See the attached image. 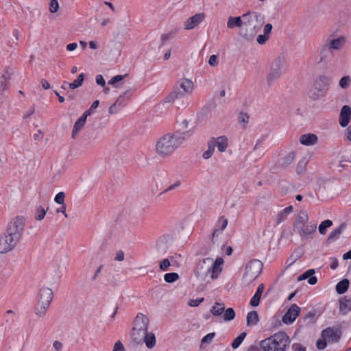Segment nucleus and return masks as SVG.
Masks as SVG:
<instances>
[{
  "instance_id": "1",
  "label": "nucleus",
  "mask_w": 351,
  "mask_h": 351,
  "mask_svg": "<svg viewBox=\"0 0 351 351\" xmlns=\"http://www.w3.org/2000/svg\"><path fill=\"white\" fill-rule=\"evenodd\" d=\"M184 140L183 133L177 132L165 134L156 140L155 153L160 158H169L182 145Z\"/></svg>"
},
{
  "instance_id": "2",
  "label": "nucleus",
  "mask_w": 351,
  "mask_h": 351,
  "mask_svg": "<svg viewBox=\"0 0 351 351\" xmlns=\"http://www.w3.org/2000/svg\"><path fill=\"white\" fill-rule=\"evenodd\" d=\"M223 261L217 258L215 261L211 258H206L200 261L195 269V275L200 281H205L208 278L216 279L222 270Z\"/></svg>"
},
{
  "instance_id": "3",
  "label": "nucleus",
  "mask_w": 351,
  "mask_h": 351,
  "mask_svg": "<svg viewBox=\"0 0 351 351\" xmlns=\"http://www.w3.org/2000/svg\"><path fill=\"white\" fill-rule=\"evenodd\" d=\"M309 217L305 210H301L293 224V230L297 233L302 241L312 238L317 230V224L308 223Z\"/></svg>"
},
{
  "instance_id": "4",
  "label": "nucleus",
  "mask_w": 351,
  "mask_h": 351,
  "mask_svg": "<svg viewBox=\"0 0 351 351\" xmlns=\"http://www.w3.org/2000/svg\"><path fill=\"white\" fill-rule=\"evenodd\" d=\"M290 344V339L286 332L280 331L263 340L261 346L263 351H285Z\"/></svg>"
},
{
  "instance_id": "5",
  "label": "nucleus",
  "mask_w": 351,
  "mask_h": 351,
  "mask_svg": "<svg viewBox=\"0 0 351 351\" xmlns=\"http://www.w3.org/2000/svg\"><path fill=\"white\" fill-rule=\"evenodd\" d=\"M149 319L144 315H138L134 319V326L131 332V338L136 344L143 343L148 332Z\"/></svg>"
},
{
  "instance_id": "6",
  "label": "nucleus",
  "mask_w": 351,
  "mask_h": 351,
  "mask_svg": "<svg viewBox=\"0 0 351 351\" xmlns=\"http://www.w3.org/2000/svg\"><path fill=\"white\" fill-rule=\"evenodd\" d=\"M53 299V291L49 287H43L38 292L35 313L40 317H44Z\"/></svg>"
},
{
  "instance_id": "7",
  "label": "nucleus",
  "mask_w": 351,
  "mask_h": 351,
  "mask_svg": "<svg viewBox=\"0 0 351 351\" xmlns=\"http://www.w3.org/2000/svg\"><path fill=\"white\" fill-rule=\"evenodd\" d=\"M242 18L245 20L243 25L245 26L246 32L243 34L245 38L249 36H254L261 29L262 22L261 21V14L258 12H248L242 15Z\"/></svg>"
},
{
  "instance_id": "8",
  "label": "nucleus",
  "mask_w": 351,
  "mask_h": 351,
  "mask_svg": "<svg viewBox=\"0 0 351 351\" xmlns=\"http://www.w3.org/2000/svg\"><path fill=\"white\" fill-rule=\"evenodd\" d=\"M287 61L283 56H278L271 62L270 71L267 77V82L271 85L286 72Z\"/></svg>"
},
{
  "instance_id": "9",
  "label": "nucleus",
  "mask_w": 351,
  "mask_h": 351,
  "mask_svg": "<svg viewBox=\"0 0 351 351\" xmlns=\"http://www.w3.org/2000/svg\"><path fill=\"white\" fill-rule=\"evenodd\" d=\"M346 40L343 36H339V38H335L332 37L328 38L325 41L324 44L320 49V62L325 60L327 56V53L330 52L332 53V51H339L346 44Z\"/></svg>"
},
{
  "instance_id": "10",
  "label": "nucleus",
  "mask_w": 351,
  "mask_h": 351,
  "mask_svg": "<svg viewBox=\"0 0 351 351\" xmlns=\"http://www.w3.org/2000/svg\"><path fill=\"white\" fill-rule=\"evenodd\" d=\"M330 81L328 77L320 75L309 90L310 97L313 100H317L324 97L328 90Z\"/></svg>"
},
{
  "instance_id": "11",
  "label": "nucleus",
  "mask_w": 351,
  "mask_h": 351,
  "mask_svg": "<svg viewBox=\"0 0 351 351\" xmlns=\"http://www.w3.org/2000/svg\"><path fill=\"white\" fill-rule=\"evenodd\" d=\"M180 87L182 89V91L174 90L171 92L165 97V102H174L176 100L182 98L185 94L191 93L194 88V84L191 80L183 78L180 81Z\"/></svg>"
},
{
  "instance_id": "12",
  "label": "nucleus",
  "mask_w": 351,
  "mask_h": 351,
  "mask_svg": "<svg viewBox=\"0 0 351 351\" xmlns=\"http://www.w3.org/2000/svg\"><path fill=\"white\" fill-rule=\"evenodd\" d=\"M341 335V330L328 327L322 332V339H319L317 341V347L319 350L324 349L327 346V342H337Z\"/></svg>"
},
{
  "instance_id": "13",
  "label": "nucleus",
  "mask_w": 351,
  "mask_h": 351,
  "mask_svg": "<svg viewBox=\"0 0 351 351\" xmlns=\"http://www.w3.org/2000/svg\"><path fill=\"white\" fill-rule=\"evenodd\" d=\"M263 269V263L259 260L254 259L250 261L246 267L243 275V281L250 284L256 279Z\"/></svg>"
},
{
  "instance_id": "14",
  "label": "nucleus",
  "mask_w": 351,
  "mask_h": 351,
  "mask_svg": "<svg viewBox=\"0 0 351 351\" xmlns=\"http://www.w3.org/2000/svg\"><path fill=\"white\" fill-rule=\"evenodd\" d=\"M25 227V218L23 217H16L14 218L6 229L5 233L20 240Z\"/></svg>"
},
{
  "instance_id": "15",
  "label": "nucleus",
  "mask_w": 351,
  "mask_h": 351,
  "mask_svg": "<svg viewBox=\"0 0 351 351\" xmlns=\"http://www.w3.org/2000/svg\"><path fill=\"white\" fill-rule=\"evenodd\" d=\"M19 241L15 238L5 232L4 234L0 237V253H7L11 251Z\"/></svg>"
},
{
  "instance_id": "16",
  "label": "nucleus",
  "mask_w": 351,
  "mask_h": 351,
  "mask_svg": "<svg viewBox=\"0 0 351 351\" xmlns=\"http://www.w3.org/2000/svg\"><path fill=\"white\" fill-rule=\"evenodd\" d=\"M204 13H198L194 16L189 17L184 24V29L185 30H191L196 27L205 19Z\"/></svg>"
},
{
  "instance_id": "17",
  "label": "nucleus",
  "mask_w": 351,
  "mask_h": 351,
  "mask_svg": "<svg viewBox=\"0 0 351 351\" xmlns=\"http://www.w3.org/2000/svg\"><path fill=\"white\" fill-rule=\"evenodd\" d=\"M228 223V220L227 218L223 216L220 217L217 223H216V228L213 230L211 238V243L215 244L216 242V238H217L221 232L227 227Z\"/></svg>"
},
{
  "instance_id": "18",
  "label": "nucleus",
  "mask_w": 351,
  "mask_h": 351,
  "mask_svg": "<svg viewBox=\"0 0 351 351\" xmlns=\"http://www.w3.org/2000/svg\"><path fill=\"white\" fill-rule=\"evenodd\" d=\"M300 312V308L296 304H293L289 308L287 312L282 317V321L285 324L292 323L298 317Z\"/></svg>"
},
{
  "instance_id": "19",
  "label": "nucleus",
  "mask_w": 351,
  "mask_h": 351,
  "mask_svg": "<svg viewBox=\"0 0 351 351\" xmlns=\"http://www.w3.org/2000/svg\"><path fill=\"white\" fill-rule=\"evenodd\" d=\"M210 144L213 145V147H217L220 152H225L228 146V140L226 136H220L217 138H212L208 141Z\"/></svg>"
},
{
  "instance_id": "20",
  "label": "nucleus",
  "mask_w": 351,
  "mask_h": 351,
  "mask_svg": "<svg viewBox=\"0 0 351 351\" xmlns=\"http://www.w3.org/2000/svg\"><path fill=\"white\" fill-rule=\"evenodd\" d=\"M351 118V108L350 106L345 105L342 107L339 115V124L342 127H346Z\"/></svg>"
},
{
  "instance_id": "21",
  "label": "nucleus",
  "mask_w": 351,
  "mask_h": 351,
  "mask_svg": "<svg viewBox=\"0 0 351 351\" xmlns=\"http://www.w3.org/2000/svg\"><path fill=\"white\" fill-rule=\"evenodd\" d=\"M13 72L11 69L5 68L0 77L1 91L3 92L8 88V82L11 79Z\"/></svg>"
},
{
  "instance_id": "22",
  "label": "nucleus",
  "mask_w": 351,
  "mask_h": 351,
  "mask_svg": "<svg viewBox=\"0 0 351 351\" xmlns=\"http://www.w3.org/2000/svg\"><path fill=\"white\" fill-rule=\"evenodd\" d=\"M300 142L306 146L314 145L317 142V136L314 134H303L300 136Z\"/></svg>"
},
{
  "instance_id": "23",
  "label": "nucleus",
  "mask_w": 351,
  "mask_h": 351,
  "mask_svg": "<svg viewBox=\"0 0 351 351\" xmlns=\"http://www.w3.org/2000/svg\"><path fill=\"white\" fill-rule=\"evenodd\" d=\"M347 224L346 223H342L338 228L334 229L329 234L328 237V241H333L338 239L342 233V232L346 229Z\"/></svg>"
},
{
  "instance_id": "24",
  "label": "nucleus",
  "mask_w": 351,
  "mask_h": 351,
  "mask_svg": "<svg viewBox=\"0 0 351 351\" xmlns=\"http://www.w3.org/2000/svg\"><path fill=\"white\" fill-rule=\"evenodd\" d=\"M241 16H230L227 21V27L229 29L234 27H241L243 25V21Z\"/></svg>"
},
{
  "instance_id": "25",
  "label": "nucleus",
  "mask_w": 351,
  "mask_h": 351,
  "mask_svg": "<svg viewBox=\"0 0 351 351\" xmlns=\"http://www.w3.org/2000/svg\"><path fill=\"white\" fill-rule=\"evenodd\" d=\"M293 211V206H289L285 209L280 210L276 216V222L278 224H280L283 221H285L288 215Z\"/></svg>"
},
{
  "instance_id": "26",
  "label": "nucleus",
  "mask_w": 351,
  "mask_h": 351,
  "mask_svg": "<svg viewBox=\"0 0 351 351\" xmlns=\"http://www.w3.org/2000/svg\"><path fill=\"white\" fill-rule=\"evenodd\" d=\"M263 291H264L263 284L259 285L255 294L254 295V296L252 298V299L250 300V304L252 306H257L259 304L260 300H261V298Z\"/></svg>"
},
{
  "instance_id": "27",
  "label": "nucleus",
  "mask_w": 351,
  "mask_h": 351,
  "mask_svg": "<svg viewBox=\"0 0 351 351\" xmlns=\"http://www.w3.org/2000/svg\"><path fill=\"white\" fill-rule=\"evenodd\" d=\"M86 123V119L84 117H80L77 121L75 123L73 129L72 131V138H75L77 135L78 132L83 128Z\"/></svg>"
},
{
  "instance_id": "28",
  "label": "nucleus",
  "mask_w": 351,
  "mask_h": 351,
  "mask_svg": "<svg viewBox=\"0 0 351 351\" xmlns=\"http://www.w3.org/2000/svg\"><path fill=\"white\" fill-rule=\"evenodd\" d=\"M143 343H145L148 349H152L155 347L156 344L155 335L153 332H147L146 337L144 338Z\"/></svg>"
},
{
  "instance_id": "29",
  "label": "nucleus",
  "mask_w": 351,
  "mask_h": 351,
  "mask_svg": "<svg viewBox=\"0 0 351 351\" xmlns=\"http://www.w3.org/2000/svg\"><path fill=\"white\" fill-rule=\"evenodd\" d=\"M258 322V315L256 311H252L247 315V326H252L257 324Z\"/></svg>"
},
{
  "instance_id": "30",
  "label": "nucleus",
  "mask_w": 351,
  "mask_h": 351,
  "mask_svg": "<svg viewBox=\"0 0 351 351\" xmlns=\"http://www.w3.org/2000/svg\"><path fill=\"white\" fill-rule=\"evenodd\" d=\"M349 287V280L348 279H343L339 282L336 285V291L339 294L344 293Z\"/></svg>"
},
{
  "instance_id": "31",
  "label": "nucleus",
  "mask_w": 351,
  "mask_h": 351,
  "mask_svg": "<svg viewBox=\"0 0 351 351\" xmlns=\"http://www.w3.org/2000/svg\"><path fill=\"white\" fill-rule=\"evenodd\" d=\"M339 309L341 311H344L345 313L351 310V298H347L344 297L342 298L339 301Z\"/></svg>"
},
{
  "instance_id": "32",
  "label": "nucleus",
  "mask_w": 351,
  "mask_h": 351,
  "mask_svg": "<svg viewBox=\"0 0 351 351\" xmlns=\"http://www.w3.org/2000/svg\"><path fill=\"white\" fill-rule=\"evenodd\" d=\"M315 272V271L313 269H311L303 274V277L306 279L308 278V282L311 285L316 284L317 282V277L313 276Z\"/></svg>"
},
{
  "instance_id": "33",
  "label": "nucleus",
  "mask_w": 351,
  "mask_h": 351,
  "mask_svg": "<svg viewBox=\"0 0 351 351\" xmlns=\"http://www.w3.org/2000/svg\"><path fill=\"white\" fill-rule=\"evenodd\" d=\"M225 306L223 304H221L219 302H216L215 304L213 306L210 312L214 315L219 316L222 314L224 311Z\"/></svg>"
},
{
  "instance_id": "34",
  "label": "nucleus",
  "mask_w": 351,
  "mask_h": 351,
  "mask_svg": "<svg viewBox=\"0 0 351 351\" xmlns=\"http://www.w3.org/2000/svg\"><path fill=\"white\" fill-rule=\"evenodd\" d=\"M332 225V221L330 219H326L323 221L320 225L319 226V232L321 234H325L326 232V229L330 228Z\"/></svg>"
},
{
  "instance_id": "35",
  "label": "nucleus",
  "mask_w": 351,
  "mask_h": 351,
  "mask_svg": "<svg viewBox=\"0 0 351 351\" xmlns=\"http://www.w3.org/2000/svg\"><path fill=\"white\" fill-rule=\"evenodd\" d=\"M84 77L83 73L80 74L76 80L69 84V88L71 89H75L81 86L84 82Z\"/></svg>"
},
{
  "instance_id": "36",
  "label": "nucleus",
  "mask_w": 351,
  "mask_h": 351,
  "mask_svg": "<svg viewBox=\"0 0 351 351\" xmlns=\"http://www.w3.org/2000/svg\"><path fill=\"white\" fill-rule=\"evenodd\" d=\"M294 157H295V154L293 152H289L283 158H282V162L281 163V166L282 167H287L289 165H290L293 159H294Z\"/></svg>"
},
{
  "instance_id": "37",
  "label": "nucleus",
  "mask_w": 351,
  "mask_h": 351,
  "mask_svg": "<svg viewBox=\"0 0 351 351\" xmlns=\"http://www.w3.org/2000/svg\"><path fill=\"white\" fill-rule=\"evenodd\" d=\"M179 278V275L177 273H167L164 276V280L168 283L176 282Z\"/></svg>"
},
{
  "instance_id": "38",
  "label": "nucleus",
  "mask_w": 351,
  "mask_h": 351,
  "mask_svg": "<svg viewBox=\"0 0 351 351\" xmlns=\"http://www.w3.org/2000/svg\"><path fill=\"white\" fill-rule=\"evenodd\" d=\"M246 336L245 332L241 333L237 338L234 339V340L232 343V347L234 349L237 348L243 342L245 337Z\"/></svg>"
},
{
  "instance_id": "39",
  "label": "nucleus",
  "mask_w": 351,
  "mask_h": 351,
  "mask_svg": "<svg viewBox=\"0 0 351 351\" xmlns=\"http://www.w3.org/2000/svg\"><path fill=\"white\" fill-rule=\"evenodd\" d=\"M215 152V148L213 147V145L210 144V143L208 142V149L205 151L202 154V158L205 160L209 159L213 154Z\"/></svg>"
},
{
  "instance_id": "40",
  "label": "nucleus",
  "mask_w": 351,
  "mask_h": 351,
  "mask_svg": "<svg viewBox=\"0 0 351 351\" xmlns=\"http://www.w3.org/2000/svg\"><path fill=\"white\" fill-rule=\"evenodd\" d=\"M47 213V210H45L42 206H39L36 208L35 212V219L38 221H40L44 219Z\"/></svg>"
},
{
  "instance_id": "41",
  "label": "nucleus",
  "mask_w": 351,
  "mask_h": 351,
  "mask_svg": "<svg viewBox=\"0 0 351 351\" xmlns=\"http://www.w3.org/2000/svg\"><path fill=\"white\" fill-rule=\"evenodd\" d=\"M235 317V312L232 308H228L224 315H223V319L225 321H230L233 319Z\"/></svg>"
},
{
  "instance_id": "42",
  "label": "nucleus",
  "mask_w": 351,
  "mask_h": 351,
  "mask_svg": "<svg viewBox=\"0 0 351 351\" xmlns=\"http://www.w3.org/2000/svg\"><path fill=\"white\" fill-rule=\"evenodd\" d=\"M350 77L347 75L343 77L339 81V86L342 88H346L350 83Z\"/></svg>"
},
{
  "instance_id": "43",
  "label": "nucleus",
  "mask_w": 351,
  "mask_h": 351,
  "mask_svg": "<svg viewBox=\"0 0 351 351\" xmlns=\"http://www.w3.org/2000/svg\"><path fill=\"white\" fill-rule=\"evenodd\" d=\"M65 199V193L64 192H59L55 197L54 201L58 204H64Z\"/></svg>"
},
{
  "instance_id": "44",
  "label": "nucleus",
  "mask_w": 351,
  "mask_h": 351,
  "mask_svg": "<svg viewBox=\"0 0 351 351\" xmlns=\"http://www.w3.org/2000/svg\"><path fill=\"white\" fill-rule=\"evenodd\" d=\"M204 300V298H197V299H191L188 302V305L191 307L198 306Z\"/></svg>"
},
{
  "instance_id": "45",
  "label": "nucleus",
  "mask_w": 351,
  "mask_h": 351,
  "mask_svg": "<svg viewBox=\"0 0 351 351\" xmlns=\"http://www.w3.org/2000/svg\"><path fill=\"white\" fill-rule=\"evenodd\" d=\"M124 76L121 75H117L113 77H112L109 81L108 84L111 85H114L115 87H118V85H116V83L123 80Z\"/></svg>"
},
{
  "instance_id": "46",
  "label": "nucleus",
  "mask_w": 351,
  "mask_h": 351,
  "mask_svg": "<svg viewBox=\"0 0 351 351\" xmlns=\"http://www.w3.org/2000/svg\"><path fill=\"white\" fill-rule=\"evenodd\" d=\"M181 185V182L180 180H177L173 184L169 185L168 187H167L162 193H167L170 191L176 189L177 188L180 187Z\"/></svg>"
},
{
  "instance_id": "47",
  "label": "nucleus",
  "mask_w": 351,
  "mask_h": 351,
  "mask_svg": "<svg viewBox=\"0 0 351 351\" xmlns=\"http://www.w3.org/2000/svg\"><path fill=\"white\" fill-rule=\"evenodd\" d=\"M54 351H62L64 349V344L62 341L56 340L52 343Z\"/></svg>"
},
{
  "instance_id": "48",
  "label": "nucleus",
  "mask_w": 351,
  "mask_h": 351,
  "mask_svg": "<svg viewBox=\"0 0 351 351\" xmlns=\"http://www.w3.org/2000/svg\"><path fill=\"white\" fill-rule=\"evenodd\" d=\"M264 149L260 147L258 144H256L254 148V151L252 154L261 158L264 154Z\"/></svg>"
},
{
  "instance_id": "49",
  "label": "nucleus",
  "mask_w": 351,
  "mask_h": 351,
  "mask_svg": "<svg viewBox=\"0 0 351 351\" xmlns=\"http://www.w3.org/2000/svg\"><path fill=\"white\" fill-rule=\"evenodd\" d=\"M215 336V332L208 333V335H206L205 337H204L202 339V340H201L202 343H211Z\"/></svg>"
},
{
  "instance_id": "50",
  "label": "nucleus",
  "mask_w": 351,
  "mask_h": 351,
  "mask_svg": "<svg viewBox=\"0 0 351 351\" xmlns=\"http://www.w3.org/2000/svg\"><path fill=\"white\" fill-rule=\"evenodd\" d=\"M171 265L168 258H165L160 263L159 267L162 271H167Z\"/></svg>"
},
{
  "instance_id": "51",
  "label": "nucleus",
  "mask_w": 351,
  "mask_h": 351,
  "mask_svg": "<svg viewBox=\"0 0 351 351\" xmlns=\"http://www.w3.org/2000/svg\"><path fill=\"white\" fill-rule=\"evenodd\" d=\"M59 8V4L57 0H51L49 10L51 13H55Z\"/></svg>"
},
{
  "instance_id": "52",
  "label": "nucleus",
  "mask_w": 351,
  "mask_h": 351,
  "mask_svg": "<svg viewBox=\"0 0 351 351\" xmlns=\"http://www.w3.org/2000/svg\"><path fill=\"white\" fill-rule=\"evenodd\" d=\"M269 38V36L265 34L258 35L257 37V43L260 45H264Z\"/></svg>"
},
{
  "instance_id": "53",
  "label": "nucleus",
  "mask_w": 351,
  "mask_h": 351,
  "mask_svg": "<svg viewBox=\"0 0 351 351\" xmlns=\"http://www.w3.org/2000/svg\"><path fill=\"white\" fill-rule=\"evenodd\" d=\"M239 123L246 124L249 121V116L246 113H240L239 116Z\"/></svg>"
},
{
  "instance_id": "54",
  "label": "nucleus",
  "mask_w": 351,
  "mask_h": 351,
  "mask_svg": "<svg viewBox=\"0 0 351 351\" xmlns=\"http://www.w3.org/2000/svg\"><path fill=\"white\" fill-rule=\"evenodd\" d=\"M112 351H125V348L120 341H117L114 345Z\"/></svg>"
},
{
  "instance_id": "55",
  "label": "nucleus",
  "mask_w": 351,
  "mask_h": 351,
  "mask_svg": "<svg viewBox=\"0 0 351 351\" xmlns=\"http://www.w3.org/2000/svg\"><path fill=\"white\" fill-rule=\"evenodd\" d=\"M208 64L212 66H215L217 65L218 64V58L216 55H212L209 58Z\"/></svg>"
},
{
  "instance_id": "56",
  "label": "nucleus",
  "mask_w": 351,
  "mask_h": 351,
  "mask_svg": "<svg viewBox=\"0 0 351 351\" xmlns=\"http://www.w3.org/2000/svg\"><path fill=\"white\" fill-rule=\"evenodd\" d=\"M272 27H273V26L271 23L266 24L263 28L264 34L269 36V34L272 30Z\"/></svg>"
},
{
  "instance_id": "57",
  "label": "nucleus",
  "mask_w": 351,
  "mask_h": 351,
  "mask_svg": "<svg viewBox=\"0 0 351 351\" xmlns=\"http://www.w3.org/2000/svg\"><path fill=\"white\" fill-rule=\"evenodd\" d=\"M96 82L98 85H100L103 87H104L106 85L105 80L101 75H97L96 76Z\"/></svg>"
},
{
  "instance_id": "58",
  "label": "nucleus",
  "mask_w": 351,
  "mask_h": 351,
  "mask_svg": "<svg viewBox=\"0 0 351 351\" xmlns=\"http://www.w3.org/2000/svg\"><path fill=\"white\" fill-rule=\"evenodd\" d=\"M124 259V253L123 251L119 250L116 253L114 260L117 261H122Z\"/></svg>"
},
{
  "instance_id": "59",
  "label": "nucleus",
  "mask_w": 351,
  "mask_h": 351,
  "mask_svg": "<svg viewBox=\"0 0 351 351\" xmlns=\"http://www.w3.org/2000/svg\"><path fill=\"white\" fill-rule=\"evenodd\" d=\"M128 93V91H125L124 93H123L115 101V104H117V106H121L123 99H124V97L125 96L127 95V93Z\"/></svg>"
},
{
  "instance_id": "60",
  "label": "nucleus",
  "mask_w": 351,
  "mask_h": 351,
  "mask_svg": "<svg viewBox=\"0 0 351 351\" xmlns=\"http://www.w3.org/2000/svg\"><path fill=\"white\" fill-rule=\"evenodd\" d=\"M117 104H113L112 106H110L109 108V110H108V112L110 114H115L118 112V109H117Z\"/></svg>"
},
{
  "instance_id": "61",
  "label": "nucleus",
  "mask_w": 351,
  "mask_h": 351,
  "mask_svg": "<svg viewBox=\"0 0 351 351\" xmlns=\"http://www.w3.org/2000/svg\"><path fill=\"white\" fill-rule=\"evenodd\" d=\"M60 205H61V207L56 210V213H62L64 215L65 217H68V215L66 213V206L65 204H60Z\"/></svg>"
},
{
  "instance_id": "62",
  "label": "nucleus",
  "mask_w": 351,
  "mask_h": 351,
  "mask_svg": "<svg viewBox=\"0 0 351 351\" xmlns=\"http://www.w3.org/2000/svg\"><path fill=\"white\" fill-rule=\"evenodd\" d=\"M77 44L76 43H72L66 45V50L72 51H74L77 48Z\"/></svg>"
},
{
  "instance_id": "63",
  "label": "nucleus",
  "mask_w": 351,
  "mask_h": 351,
  "mask_svg": "<svg viewBox=\"0 0 351 351\" xmlns=\"http://www.w3.org/2000/svg\"><path fill=\"white\" fill-rule=\"evenodd\" d=\"M40 82L44 89L47 90L50 88V84L45 79H42Z\"/></svg>"
},
{
  "instance_id": "64",
  "label": "nucleus",
  "mask_w": 351,
  "mask_h": 351,
  "mask_svg": "<svg viewBox=\"0 0 351 351\" xmlns=\"http://www.w3.org/2000/svg\"><path fill=\"white\" fill-rule=\"evenodd\" d=\"M293 351H305V348L299 344L293 345Z\"/></svg>"
}]
</instances>
